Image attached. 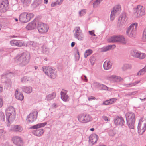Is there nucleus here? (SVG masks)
<instances>
[{"instance_id": "nucleus-1", "label": "nucleus", "mask_w": 146, "mask_h": 146, "mask_svg": "<svg viewBox=\"0 0 146 146\" xmlns=\"http://www.w3.org/2000/svg\"><path fill=\"white\" fill-rule=\"evenodd\" d=\"M30 55L29 53L23 52L17 55L14 58L15 61L20 66L23 67L27 65L30 59Z\"/></svg>"}, {"instance_id": "nucleus-2", "label": "nucleus", "mask_w": 146, "mask_h": 146, "mask_svg": "<svg viewBox=\"0 0 146 146\" xmlns=\"http://www.w3.org/2000/svg\"><path fill=\"white\" fill-rule=\"evenodd\" d=\"M16 113L15 108L12 106H9L6 111V115L7 120L10 123L15 119Z\"/></svg>"}, {"instance_id": "nucleus-3", "label": "nucleus", "mask_w": 146, "mask_h": 146, "mask_svg": "<svg viewBox=\"0 0 146 146\" xmlns=\"http://www.w3.org/2000/svg\"><path fill=\"white\" fill-rule=\"evenodd\" d=\"M127 123L130 129H134L135 121V115L133 113L128 112L125 115Z\"/></svg>"}, {"instance_id": "nucleus-4", "label": "nucleus", "mask_w": 146, "mask_h": 146, "mask_svg": "<svg viewBox=\"0 0 146 146\" xmlns=\"http://www.w3.org/2000/svg\"><path fill=\"white\" fill-rule=\"evenodd\" d=\"M42 69L44 73L49 77L54 79L56 78L57 76L56 71L54 68L44 66Z\"/></svg>"}, {"instance_id": "nucleus-5", "label": "nucleus", "mask_w": 146, "mask_h": 146, "mask_svg": "<svg viewBox=\"0 0 146 146\" xmlns=\"http://www.w3.org/2000/svg\"><path fill=\"white\" fill-rule=\"evenodd\" d=\"M34 16V15L31 13L23 12L19 15V19L22 23H27Z\"/></svg>"}, {"instance_id": "nucleus-6", "label": "nucleus", "mask_w": 146, "mask_h": 146, "mask_svg": "<svg viewBox=\"0 0 146 146\" xmlns=\"http://www.w3.org/2000/svg\"><path fill=\"white\" fill-rule=\"evenodd\" d=\"M110 42H119L122 44H125L127 43V40L122 36H114L111 37L108 40Z\"/></svg>"}, {"instance_id": "nucleus-7", "label": "nucleus", "mask_w": 146, "mask_h": 146, "mask_svg": "<svg viewBox=\"0 0 146 146\" xmlns=\"http://www.w3.org/2000/svg\"><path fill=\"white\" fill-rule=\"evenodd\" d=\"M137 128L138 133L143 134L146 130V118H142L139 121Z\"/></svg>"}, {"instance_id": "nucleus-8", "label": "nucleus", "mask_w": 146, "mask_h": 146, "mask_svg": "<svg viewBox=\"0 0 146 146\" xmlns=\"http://www.w3.org/2000/svg\"><path fill=\"white\" fill-rule=\"evenodd\" d=\"M134 13L136 17H141L145 14V8L140 5H138L133 9Z\"/></svg>"}, {"instance_id": "nucleus-9", "label": "nucleus", "mask_w": 146, "mask_h": 146, "mask_svg": "<svg viewBox=\"0 0 146 146\" xmlns=\"http://www.w3.org/2000/svg\"><path fill=\"white\" fill-rule=\"evenodd\" d=\"M74 38L80 41L82 40L84 38V35L82 31L79 27H76L74 30Z\"/></svg>"}, {"instance_id": "nucleus-10", "label": "nucleus", "mask_w": 146, "mask_h": 146, "mask_svg": "<svg viewBox=\"0 0 146 146\" xmlns=\"http://www.w3.org/2000/svg\"><path fill=\"white\" fill-rule=\"evenodd\" d=\"M78 119L80 123H86L92 121V118L89 114H82L78 115Z\"/></svg>"}, {"instance_id": "nucleus-11", "label": "nucleus", "mask_w": 146, "mask_h": 146, "mask_svg": "<svg viewBox=\"0 0 146 146\" xmlns=\"http://www.w3.org/2000/svg\"><path fill=\"white\" fill-rule=\"evenodd\" d=\"M37 28L39 33L42 34L47 32L49 29L48 26L46 24L41 22L38 23Z\"/></svg>"}, {"instance_id": "nucleus-12", "label": "nucleus", "mask_w": 146, "mask_h": 146, "mask_svg": "<svg viewBox=\"0 0 146 146\" xmlns=\"http://www.w3.org/2000/svg\"><path fill=\"white\" fill-rule=\"evenodd\" d=\"M12 75L11 72H9L6 74H3L1 76V78L2 81L3 82L11 86V82L10 79V78Z\"/></svg>"}, {"instance_id": "nucleus-13", "label": "nucleus", "mask_w": 146, "mask_h": 146, "mask_svg": "<svg viewBox=\"0 0 146 146\" xmlns=\"http://www.w3.org/2000/svg\"><path fill=\"white\" fill-rule=\"evenodd\" d=\"M9 7L8 0H3L0 3V11L2 13L6 12Z\"/></svg>"}, {"instance_id": "nucleus-14", "label": "nucleus", "mask_w": 146, "mask_h": 146, "mask_svg": "<svg viewBox=\"0 0 146 146\" xmlns=\"http://www.w3.org/2000/svg\"><path fill=\"white\" fill-rule=\"evenodd\" d=\"M38 113V112L36 111H33L27 116L26 119L27 121L29 123L35 121L37 118Z\"/></svg>"}, {"instance_id": "nucleus-15", "label": "nucleus", "mask_w": 146, "mask_h": 146, "mask_svg": "<svg viewBox=\"0 0 146 146\" xmlns=\"http://www.w3.org/2000/svg\"><path fill=\"white\" fill-rule=\"evenodd\" d=\"M30 46L31 47L32 49L36 51L38 53V51H40L39 50L40 46V45L39 44L34 42L29 41L27 42L26 44V46Z\"/></svg>"}, {"instance_id": "nucleus-16", "label": "nucleus", "mask_w": 146, "mask_h": 146, "mask_svg": "<svg viewBox=\"0 0 146 146\" xmlns=\"http://www.w3.org/2000/svg\"><path fill=\"white\" fill-rule=\"evenodd\" d=\"M13 143L17 146H23V139L18 136H15L13 138Z\"/></svg>"}, {"instance_id": "nucleus-17", "label": "nucleus", "mask_w": 146, "mask_h": 146, "mask_svg": "<svg viewBox=\"0 0 146 146\" xmlns=\"http://www.w3.org/2000/svg\"><path fill=\"white\" fill-rule=\"evenodd\" d=\"M10 44L12 46H17L19 47L26 46L24 42L20 40H13L10 41Z\"/></svg>"}, {"instance_id": "nucleus-18", "label": "nucleus", "mask_w": 146, "mask_h": 146, "mask_svg": "<svg viewBox=\"0 0 146 146\" xmlns=\"http://www.w3.org/2000/svg\"><path fill=\"white\" fill-rule=\"evenodd\" d=\"M114 121L115 125H116L122 126L125 123L123 119L121 117H117L115 118Z\"/></svg>"}, {"instance_id": "nucleus-19", "label": "nucleus", "mask_w": 146, "mask_h": 146, "mask_svg": "<svg viewBox=\"0 0 146 146\" xmlns=\"http://www.w3.org/2000/svg\"><path fill=\"white\" fill-rule=\"evenodd\" d=\"M67 91L66 90L62 89L61 92V98L62 100L64 102L68 101L69 96L67 94Z\"/></svg>"}, {"instance_id": "nucleus-20", "label": "nucleus", "mask_w": 146, "mask_h": 146, "mask_svg": "<svg viewBox=\"0 0 146 146\" xmlns=\"http://www.w3.org/2000/svg\"><path fill=\"white\" fill-rule=\"evenodd\" d=\"M98 138V137L96 134H92L89 137V142L93 145L97 142Z\"/></svg>"}, {"instance_id": "nucleus-21", "label": "nucleus", "mask_w": 146, "mask_h": 146, "mask_svg": "<svg viewBox=\"0 0 146 146\" xmlns=\"http://www.w3.org/2000/svg\"><path fill=\"white\" fill-rule=\"evenodd\" d=\"M126 15L125 14L122 15L119 19V23L120 26H122L125 25L127 20Z\"/></svg>"}, {"instance_id": "nucleus-22", "label": "nucleus", "mask_w": 146, "mask_h": 146, "mask_svg": "<svg viewBox=\"0 0 146 146\" xmlns=\"http://www.w3.org/2000/svg\"><path fill=\"white\" fill-rule=\"evenodd\" d=\"M15 96L17 99L21 101H22L24 98L23 94L19 92V90L18 89H16L15 92Z\"/></svg>"}, {"instance_id": "nucleus-23", "label": "nucleus", "mask_w": 146, "mask_h": 146, "mask_svg": "<svg viewBox=\"0 0 146 146\" xmlns=\"http://www.w3.org/2000/svg\"><path fill=\"white\" fill-rule=\"evenodd\" d=\"M44 133V130L41 129H38L36 130H34L32 132L33 133L34 135L39 137L41 136Z\"/></svg>"}, {"instance_id": "nucleus-24", "label": "nucleus", "mask_w": 146, "mask_h": 146, "mask_svg": "<svg viewBox=\"0 0 146 146\" xmlns=\"http://www.w3.org/2000/svg\"><path fill=\"white\" fill-rule=\"evenodd\" d=\"M126 33L128 36L131 38H135L136 34V32H135L128 28Z\"/></svg>"}, {"instance_id": "nucleus-25", "label": "nucleus", "mask_w": 146, "mask_h": 146, "mask_svg": "<svg viewBox=\"0 0 146 146\" xmlns=\"http://www.w3.org/2000/svg\"><path fill=\"white\" fill-rule=\"evenodd\" d=\"M11 130L14 132H19L22 131L23 129L22 127L20 125H15L12 126Z\"/></svg>"}, {"instance_id": "nucleus-26", "label": "nucleus", "mask_w": 146, "mask_h": 146, "mask_svg": "<svg viewBox=\"0 0 146 146\" xmlns=\"http://www.w3.org/2000/svg\"><path fill=\"white\" fill-rule=\"evenodd\" d=\"M36 23L34 22L29 23L26 26V28L28 30H32L36 28Z\"/></svg>"}, {"instance_id": "nucleus-27", "label": "nucleus", "mask_w": 146, "mask_h": 146, "mask_svg": "<svg viewBox=\"0 0 146 146\" xmlns=\"http://www.w3.org/2000/svg\"><path fill=\"white\" fill-rule=\"evenodd\" d=\"M112 63L110 61H105L103 64V67L104 69L108 70L112 67Z\"/></svg>"}, {"instance_id": "nucleus-28", "label": "nucleus", "mask_w": 146, "mask_h": 146, "mask_svg": "<svg viewBox=\"0 0 146 146\" xmlns=\"http://www.w3.org/2000/svg\"><path fill=\"white\" fill-rule=\"evenodd\" d=\"M47 124L46 122L39 123L31 127V129H36L44 127Z\"/></svg>"}, {"instance_id": "nucleus-29", "label": "nucleus", "mask_w": 146, "mask_h": 146, "mask_svg": "<svg viewBox=\"0 0 146 146\" xmlns=\"http://www.w3.org/2000/svg\"><path fill=\"white\" fill-rule=\"evenodd\" d=\"M56 96V93L53 92L46 96L45 99L47 101H50L51 100L54 99Z\"/></svg>"}, {"instance_id": "nucleus-30", "label": "nucleus", "mask_w": 146, "mask_h": 146, "mask_svg": "<svg viewBox=\"0 0 146 146\" xmlns=\"http://www.w3.org/2000/svg\"><path fill=\"white\" fill-rule=\"evenodd\" d=\"M115 47L114 45H109L106 47H103L101 48L102 52H106L112 48H114Z\"/></svg>"}, {"instance_id": "nucleus-31", "label": "nucleus", "mask_w": 146, "mask_h": 146, "mask_svg": "<svg viewBox=\"0 0 146 146\" xmlns=\"http://www.w3.org/2000/svg\"><path fill=\"white\" fill-rule=\"evenodd\" d=\"M137 25V23H134L131 24L128 28L135 32H136Z\"/></svg>"}, {"instance_id": "nucleus-32", "label": "nucleus", "mask_w": 146, "mask_h": 146, "mask_svg": "<svg viewBox=\"0 0 146 146\" xmlns=\"http://www.w3.org/2000/svg\"><path fill=\"white\" fill-rule=\"evenodd\" d=\"M41 48L42 50L41 51H38V54H48V49L47 48L45 47L44 46H43L41 47Z\"/></svg>"}, {"instance_id": "nucleus-33", "label": "nucleus", "mask_w": 146, "mask_h": 146, "mask_svg": "<svg viewBox=\"0 0 146 146\" xmlns=\"http://www.w3.org/2000/svg\"><path fill=\"white\" fill-rule=\"evenodd\" d=\"M139 51L136 50H132L130 52L131 55L133 57L138 58Z\"/></svg>"}, {"instance_id": "nucleus-34", "label": "nucleus", "mask_w": 146, "mask_h": 146, "mask_svg": "<svg viewBox=\"0 0 146 146\" xmlns=\"http://www.w3.org/2000/svg\"><path fill=\"white\" fill-rule=\"evenodd\" d=\"M22 89L23 92L27 93H30L32 91V88L30 86H23L22 87Z\"/></svg>"}, {"instance_id": "nucleus-35", "label": "nucleus", "mask_w": 146, "mask_h": 146, "mask_svg": "<svg viewBox=\"0 0 146 146\" xmlns=\"http://www.w3.org/2000/svg\"><path fill=\"white\" fill-rule=\"evenodd\" d=\"M113 11L116 13H119L121 11V6L119 5H115L113 8Z\"/></svg>"}, {"instance_id": "nucleus-36", "label": "nucleus", "mask_w": 146, "mask_h": 146, "mask_svg": "<svg viewBox=\"0 0 146 146\" xmlns=\"http://www.w3.org/2000/svg\"><path fill=\"white\" fill-rule=\"evenodd\" d=\"M21 2L24 7L28 6L31 3V0H21Z\"/></svg>"}, {"instance_id": "nucleus-37", "label": "nucleus", "mask_w": 146, "mask_h": 146, "mask_svg": "<svg viewBox=\"0 0 146 146\" xmlns=\"http://www.w3.org/2000/svg\"><path fill=\"white\" fill-rule=\"evenodd\" d=\"M140 80L136 81L135 82L132 83H130L129 84H125V86L127 87H131L136 85L137 84L139 83Z\"/></svg>"}, {"instance_id": "nucleus-38", "label": "nucleus", "mask_w": 146, "mask_h": 146, "mask_svg": "<svg viewBox=\"0 0 146 146\" xmlns=\"http://www.w3.org/2000/svg\"><path fill=\"white\" fill-rule=\"evenodd\" d=\"M93 53L92 50L90 49L87 50L84 54V57L86 58L88 56L90 55Z\"/></svg>"}, {"instance_id": "nucleus-39", "label": "nucleus", "mask_w": 146, "mask_h": 146, "mask_svg": "<svg viewBox=\"0 0 146 146\" xmlns=\"http://www.w3.org/2000/svg\"><path fill=\"white\" fill-rule=\"evenodd\" d=\"M142 39L143 42H146V27L144 29L143 31Z\"/></svg>"}, {"instance_id": "nucleus-40", "label": "nucleus", "mask_w": 146, "mask_h": 146, "mask_svg": "<svg viewBox=\"0 0 146 146\" xmlns=\"http://www.w3.org/2000/svg\"><path fill=\"white\" fill-rule=\"evenodd\" d=\"M146 72V66H145L143 69L140 70L137 73V76L141 75L144 74Z\"/></svg>"}, {"instance_id": "nucleus-41", "label": "nucleus", "mask_w": 146, "mask_h": 146, "mask_svg": "<svg viewBox=\"0 0 146 146\" xmlns=\"http://www.w3.org/2000/svg\"><path fill=\"white\" fill-rule=\"evenodd\" d=\"M103 0H96L93 3V6L94 8L97 7Z\"/></svg>"}, {"instance_id": "nucleus-42", "label": "nucleus", "mask_w": 146, "mask_h": 146, "mask_svg": "<svg viewBox=\"0 0 146 146\" xmlns=\"http://www.w3.org/2000/svg\"><path fill=\"white\" fill-rule=\"evenodd\" d=\"M132 66L131 64H125L123 65L122 67L123 70H125L127 69H130L131 68Z\"/></svg>"}, {"instance_id": "nucleus-43", "label": "nucleus", "mask_w": 146, "mask_h": 146, "mask_svg": "<svg viewBox=\"0 0 146 146\" xmlns=\"http://www.w3.org/2000/svg\"><path fill=\"white\" fill-rule=\"evenodd\" d=\"M110 77L111 78H113L116 80V81L117 82L121 81L122 80V78L120 77L115 75L111 76Z\"/></svg>"}, {"instance_id": "nucleus-44", "label": "nucleus", "mask_w": 146, "mask_h": 146, "mask_svg": "<svg viewBox=\"0 0 146 146\" xmlns=\"http://www.w3.org/2000/svg\"><path fill=\"white\" fill-rule=\"evenodd\" d=\"M139 54L138 58L140 59H143L145 58L146 57V54L144 53H142L139 51Z\"/></svg>"}, {"instance_id": "nucleus-45", "label": "nucleus", "mask_w": 146, "mask_h": 146, "mask_svg": "<svg viewBox=\"0 0 146 146\" xmlns=\"http://www.w3.org/2000/svg\"><path fill=\"white\" fill-rule=\"evenodd\" d=\"M117 14L113 10L111 11L110 16V20L111 21H113L115 17V15Z\"/></svg>"}, {"instance_id": "nucleus-46", "label": "nucleus", "mask_w": 146, "mask_h": 146, "mask_svg": "<svg viewBox=\"0 0 146 146\" xmlns=\"http://www.w3.org/2000/svg\"><path fill=\"white\" fill-rule=\"evenodd\" d=\"M86 13V10L85 9H83L80 11L79 12V16L82 17Z\"/></svg>"}, {"instance_id": "nucleus-47", "label": "nucleus", "mask_w": 146, "mask_h": 146, "mask_svg": "<svg viewBox=\"0 0 146 146\" xmlns=\"http://www.w3.org/2000/svg\"><path fill=\"white\" fill-rule=\"evenodd\" d=\"M29 77L25 76L21 78V81L23 83H25L29 81Z\"/></svg>"}, {"instance_id": "nucleus-48", "label": "nucleus", "mask_w": 146, "mask_h": 146, "mask_svg": "<svg viewBox=\"0 0 146 146\" xmlns=\"http://www.w3.org/2000/svg\"><path fill=\"white\" fill-rule=\"evenodd\" d=\"M6 134V132L3 129H0V137L3 138Z\"/></svg>"}, {"instance_id": "nucleus-49", "label": "nucleus", "mask_w": 146, "mask_h": 146, "mask_svg": "<svg viewBox=\"0 0 146 146\" xmlns=\"http://www.w3.org/2000/svg\"><path fill=\"white\" fill-rule=\"evenodd\" d=\"M101 84L97 82H94L93 84V86L96 88H100Z\"/></svg>"}, {"instance_id": "nucleus-50", "label": "nucleus", "mask_w": 146, "mask_h": 146, "mask_svg": "<svg viewBox=\"0 0 146 146\" xmlns=\"http://www.w3.org/2000/svg\"><path fill=\"white\" fill-rule=\"evenodd\" d=\"M90 60L91 64L93 65L95 62L96 59L94 56H92L90 58Z\"/></svg>"}, {"instance_id": "nucleus-51", "label": "nucleus", "mask_w": 146, "mask_h": 146, "mask_svg": "<svg viewBox=\"0 0 146 146\" xmlns=\"http://www.w3.org/2000/svg\"><path fill=\"white\" fill-rule=\"evenodd\" d=\"M117 100V99L116 98H113L109 100L110 105L112 104L115 103V102H116Z\"/></svg>"}, {"instance_id": "nucleus-52", "label": "nucleus", "mask_w": 146, "mask_h": 146, "mask_svg": "<svg viewBox=\"0 0 146 146\" xmlns=\"http://www.w3.org/2000/svg\"><path fill=\"white\" fill-rule=\"evenodd\" d=\"M100 88H101V89L104 90H107L109 88L107 87L105 85L102 84H101Z\"/></svg>"}, {"instance_id": "nucleus-53", "label": "nucleus", "mask_w": 146, "mask_h": 146, "mask_svg": "<svg viewBox=\"0 0 146 146\" xmlns=\"http://www.w3.org/2000/svg\"><path fill=\"white\" fill-rule=\"evenodd\" d=\"M0 119L3 120H4L5 119L4 113L1 111H0Z\"/></svg>"}, {"instance_id": "nucleus-54", "label": "nucleus", "mask_w": 146, "mask_h": 146, "mask_svg": "<svg viewBox=\"0 0 146 146\" xmlns=\"http://www.w3.org/2000/svg\"><path fill=\"white\" fill-rule=\"evenodd\" d=\"M109 134L110 136H113L114 135L115 133L114 132L113 130H110L109 131Z\"/></svg>"}, {"instance_id": "nucleus-55", "label": "nucleus", "mask_w": 146, "mask_h": 146, "mask_svg": "<svg viewBox=\"0 0 146 146\" xmlns=\"http://www.w3.org/2000/svg\"><path fill=\"white\" fill-rule=\"evenodd\" d=\"M102 118L106 121H108L110 120V119L106 116H102Z\"/></svg>"}, {"instance_id": "nucleus-56", "label": "nucleus", "mask_w": 146, "mask_h": 146, "mask_svg": "<svg viewBox=\"0 0 146 146\" xmlns=\"http://www.w3.org/2000/svg\"><path fill=\"white\" fill-rule=\"evenodd\" d=\"M89 33L91 35V36H96V35L94 34V32H95V31L94 30H92V31H89Z\"/></svg>"}, {"instance_id": "nucleus-57", "label": "nucleus", "mask_w": 146, "mask_h": 146, "mask_svg": "<svg viewBox=\"0 0 146 146\" xmlns=\"http://www.w3.org/2000/svg\"><path fill=\"white\" fill-rule=\"evenodd\" d=\"M35 3L38 5L41 4L42 2V0H35Z\"/></svg>"}, {"instance_id": "nucleus-58", "label": "nucleus", "mask_w": 146, "mask_h": 146, "mask_svg": "<svg viewBox=\"0 0 146 146\" xmlns=\"http://www.w3.org/2000/svg\"><path fill=\"white\" fill-rule=\"evenodd\" d=\"M96 98L95 97L93 96H91L88 98V100L89 101H90L92 100H94Z\"/></svg>"}, {"instance_id": "nucleus-59", "label": "nucleus", "mask_w": 146, "mask_h": 146, "mask_svg": "<svg viewBox=\"0 0 146 146\" xmlns=\"http://www.w3.org/2000/svg\"><path fill=\"white\" fill-rule=\"evenodd\" d=\"M3 104V100L0 97V108L2 107Z\"/></svg>"}, {"instance_id": "nucleus-60", "label": "nucleus", "mask_w": 146, "mask_h": 146, "mask_svg": "<svg viewBox=\"0 0 146 146\" xmlns=\"http://www.w3.org/2000/svg\"><path fill=\"white\" fill-rule=\"evenodd\" d=\"M103 104L105 105H110L109 104V100L106 101H105L103 103Z\"/></svg>"}, {"instance_id": "nucleus-61", "label": "nucleus", "mask_w": 146, "mask_h": 146, "mask_svg": "<svg viewBox=\"0 0 146 146\" xmlns=\"http://www.w3.org/2000/svg\"><path fill=\"white\" fill-rule=\"evenodd\" d=\"M57 4V3L56 2H52L51 4V6L52 7H53L56 6Z\"/></svg>"}, {"instance_id": "nucleus-62", "label": "nucleus", "mask_w": 146, "mask_h": 146, "mask_svg": "<svg viewBox=\"0 0 146 146\" xmlns=\"http://www.w3.org/2000/svg\"><path fill=\"white\" fill-rule=\"evenodd\" d=\"M137 91L133 92H132L129 93L128 94L129 95H133L137 93Z\"/></svg>"}, {"instance_id": "nucleus-63", "label": "nucleus", "mask_w": 146, "mask_h": 146, "mask_svg": "<svg viewBox=\"0 0 146 146\" xmlns=\"http://www.w3.org/2000/svg\"><path fill=\"white\" fill-rule=\"evenodd\" d=\"M84 77L85 78V79H84L82 77H81V79H82V80H84L85 82H87V81H88V80H87V79L86 76L85 75H84Z\"/></svg>"}, {"instance_id": "nucleus-64", "label": "nucleus", "mask_w": 146, "mask_h": 146, "mask_svg": "<svg viewBox=\"0 0 146 146\" xmlns=\"http://www.w3.org/2000/svg\"><path fill=\"white\" fill-rule=\"evenodd\" d=\"M64 0H60V1H58L57 3V5H60L62 4Z\"/></svg>"}]
</instances>
